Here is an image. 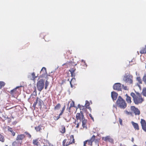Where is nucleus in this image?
Returning <instances> with one entry per match:
<instances>
[{
	"label": "nucleus",
	"instance_id": "f257e3e1",
	"mask_svg": "<svg viewBox=\"0 0 146 146\" xmlns=\"http://www.w3.org/2000/svg\"><path fill=\"white\" fill-rule=\"evenodd\" d=\"M131 96L133 97L134 102L136 104H141L144 101V98L142 97L141 94L138 93L135 94L134 93L131 92Z\"/></svg>",
	"mask_w": 146,
	"mask_h": 146
},
{
	"label": "nucleus",
	"instance_id": "f03ea898",
	"mask_svg": "<svg viewBox=\"0 0 146 146\" xmlns=\"http://www.w3.org/2000/svg\"><path fill=\"white\" fill-rule=\"evenodd\" d=\"M116 104L117 106L121 109H124L126 107L127 104L124 100L119 96L116 101Z\"/></svg>",
	"mask_w": 146,
	"mask_h": 146
},
{
	"label": "nucleus",
	"instance_id": "7ed1b4c3",
	"mask_svg": "<svg viewBox=\"0 0 146 146\" xmlns=\"http://www.w3.org/2000/svg\"><path fill=\"white\" fill-rule=\"evenodd\" d=\"M123 80L128 84L132 86L133 83V76L129 73L125 74Z\"/></svg>",
	"mask_w": 146,
	"mask_h": 146
},
{
	"label": "nucleus",
	"instance_id": "20e7f679",
	"mask_svg": "<svg viewBox=\"0 0 146 146\" xmlns=\"http://www.w3.org/2000/svg\"><path fill=\"white\" fill-rule=\"evenodd\" d=\"M44 81L43 79H40L38 81L36 84V87L38 90L41 92L44 88Z\"/></svg>",
	"mask_w": 146,
	"mask_h": 146
},
{
	"label": "nucleus",
	"instance_id": "39448f33",
	"mask_svg": "<svg viewBox=\"0 0 146 146\" xmlns=\"http://www.w3.org/2000/svg\"><path fill=\"white\" fill-rule=\"evenodd\" d=\"M76 120H80L81 122L82 120L84 119L85 117L83 114V113L82 111H80L79 113H77L76 114Z\"/></svg>",
	"mask_w": 146,
	"mask_h": 146
},
{
	"label": "nucleus",
	"instance_id": "423d86ee",
	"mask_svg": "<svg viewBox=\"0 0 146 146\" xmlns=\"http://www.w3.org/2000/svg\"><path fill=\"white\" fill-rule=\"evenodd\" d=\"M113 88L114 90H116L118 91L121 90V84L120 83H116L114 84Z\"/></svg>",
	"mask_w": 146,
	"mask_h": 146
},
{
	"label": "nucleus",
	"instance_id": "0eeeda50",
	"mask_svg": "<svg viewBox=\"0 0 146 146\" xmlns=\"http://www.w3.org/2000/svg\"><path fill=\"white\" fill-rule=\"evenodd\" d=\"M131 110L133 111L135 115H139L140 113V112L138 108H136L134 106H131Z\"/></svg>",
	"mask_w": 146,
	"mask_h": 146
},
{
	"label": "nucleus",
	"instance_id": "6e6552de",
	"mask_svg": "<svg viewBox=\"0 0 146 146\" xmlns=\"http://www.w3.org/2000/svg\"><path fill=\"white\" fill-rule=\"evenodd\" d=\"M19 87V86L15 88L11 91L10 93L12 96L15 97L19 94V92L17 90V89Z\"/></svg>",
	"mask_w": 146,
	"mask_h": 146
},
{
	"label": "nucleus",
	"instance_id": "1a4fd4ad",
	"mask_svg": "<svg viewBox=\"0 0 146 146\" xmlns=\"http://www.w3.org/2000/svg\"><path fill=\"white\" fill-rule=\"evenodd\" d=\"M143 129L146 132V122L143 119H141L140 122Z\"/></svg>",
	"mask_w": 146,
	"mask_h": 146
},
{
	"label": "nucleus",
	"instance_id": "9d476101",
	"mask_svg": "<svg viewBox=\"0 0 146 146\" xmlns=\"http://www.w3.org/2000/svg\"><path fill=\"white\" fill-rule=\"evenodd\" d=\"M25 137V135L24 134H21L18 135L16 138V140H20L21 141H22V140L24 139Z\"/></svg>",
	"mask_w": 146,
	"mask_h": 146
},
{
	"label": "nucleus",
	"instance_id": "9b49d317",
	"mask_svg": "<svg viewBox=\"0 0 146 146\" xmlns=\"http://www.w3.org/2000/svg\"><path fill=\"white\" fill-rule=\"evenodd\" d=\"M70 139H65L62 142V146H68L71 144L69 142Z\"/></svg>",
	"mask_w": 146,
	"mask_h": 146
},
{
	"label": "nucleus",
	"instance_id": "f8f14e48",
	"mask_svg": "<svg viewBox=\"0 0 146 146\" xmlns=\"http://www.w3.org/2000/svg\"><path fill=\"white\" fill-rule=\"evenodd\" d=\"M22 142V141L16 140L13 143L12 145L13 146H19L21 145Z\"/></svg>",
	"mask_w": 146,
	"mask_h": 146
},
{
	"label": "nucleus",
	"instance_id": "ddd939ff",
	"mask_svg": "<svg viewBox=\"0 0 146 146\" xmlns=\"http://www.w3.org/2000/svg\"><path fill=\"white\" fill-rule=\"evenodd\" d=\"M118 94L117 93L113 92H111V97L113 100H115L117 98Z\"/></svg>",
	"mask_w": 146,
	"mask_h": 146
},
{
	"label": "nucleus",
	"instance_id": "4468645a",
	"mask_svg": "<svg viewBox=\"0 0 146 146\" xmlns=\"http://www.w3.org/2000/svg\"><path fill=\"white\" fill-rule=\"evenodd\" d=\"M82 126L83 128H85L86 129L87 128V120L85 118L82 121Z\"/></svg>",
	"mask_w": 146,
	"mask_h": 146
},
{
	"label": "nucleus",
	"instance_id": "2eb2a0df",
	"mask_svg": "<svg viewBox=\"0 0 146 146\" xmlns=\"http://www.w3.org/2000/svg\"><path fill=\"white\" fill-rule=\"evenodd\" d=\"M102 139L104 140L105 141H109L110 142H113V140L110 138V137L109 136H107L105 137H103L102 138Z\"/></svg>",
	"mask_w": 146,
	"mask_h": 146
},
{
	"label": "nucleus",
	"instance_id": "dca6fc26",
	"mask_svg": "<svg viewBox=\"0 0 146 146\" xmlns=\"http://www.w3.org/2000/svg\"><path fill=\"white\" fill-rule=\"evenodd\" d=\"M131 124L135 130H139V126L138 124L132 121L131 122Z\"/></svg>",
	"mask_w": 146,
	"mask_h": 146
},
{
	"label": "nucleus",
	"instance_id": "f3484780",
	"mask_svg": "<svg viewBox=\"0 0 146 146\" xmlns=\"http://www.w3.org/2000/svg\"><path fill=\"white\" fill-rule=\"evenodd\" d=\"M137 80L138 82V83L137 84V86L140 89H141V86L139 85L140 84H142V81L141 79V78L140 77H137Z\"/></svg>",
	"mask_w": 146,
	"mask_h": 146
},
{
	"label": "nucleus",
	"instance_id": "a211bd4d",
	"mask_svg": "<svg viewBox=\"0 0 146 146\" xmlns=\"http://www.w3.org/2000/svg\"><path fill=\"white\" fill-rule=\"evenodd\" d=\"M88 143V144L89 145L92 146V142L90 140H88L84 141V146H86V144Z\"/></svg>",
	"mask_w": 146,
	"mask_h": 146
},
{
	"label": "nucleus",
	"instance_id": "6ab92c4d",
	"mask_svg": "<svg viewBox=\"0 0 146 146\" xmlns=\"http://www.w3.org/2000/svg\"><path fill=\"white\" fill-rule=\"evenodd\" d=\"M126 97L125 98L126 101L128 104H131V97L128 96L127 94H126L125 95Z\"/></svg>",
	"mask_w": 146,
	"mask_h": 146
},
{
	"label": "nucleus",
	"instance_id": "aec40b11",
	"mask_svg": "<svg viewBox=\"0 0 146 146\" xmlns=\"http://www.w3.org/2000/svg\"><path fill=\"white\" fill-rule=\"evenodd\" d=\"M33 143L34 145L38 146L40 143L38 141V138L34 139L33 140Z\"/></svg>",
	"mask_w": 146,
	"mask_h": 146
},
{
	"label": "nucleus",
	"instance_id": "412c9836",
	"mask_svg": "<svg viewBox=\"0 0 146 146\" xmlns=\"http://www.w3.org/2000/svg\"><path fill=\"white\" fill-rule=\"evenodd\" d=\"M70 139L69 142H70L71 144H72L73 143H75V140L74 138V135H72L70 136V139Z\"/></svg>",
	"mask_w": 146,
	"mask_h": 146
},
{
	"label": "nucleus",
	"instance_id": "4be33fe9",
	"mask_svg": "<svg viewBox=\"0 0 146 146\" xmlns=\"http://www.w3.org/2000/svg\"><path fill=\"white\" fill-rule=\"evenodd\" d=\"M65 107L66 106L65 105L62 108V110L61 111V112L59 114V115L57 117V118L56 119L57 120L58 119L60 118V116L62 115L63 113V112L65 109Z\"/></svg>",
	"mask_w": 146,
	"mask_h": 146
},
{
	"label": "nucleus",
	"instance_id": "5701e85b",
	"mask_svg": "<svg viewBox=\"0 0 146 146\" xmlns=\"http://www.w3.org/2000/svg\"><path fill=\"white\" fill-rule=\"evenodd\" d=\"M90 105V104L89 102L87 101L86 100V104L85 105V106L87 109H88L89 110L91 111L92 110V109L89 106Z\"/></svg>",
	"mask_w": 146,
	"mask_h": 146
},
{
	"label": "nucleus",
	"instance_id": "b1692460",
	"mask_svg": "<svg viewBox=\"0 0 146 146\" xmlns=\"http://www.w3.org/2000/svg\"><path fill=\"white\" fill-rule=\"evenodd\" d=\"M8 131L11 133L12 135L13 136H14L15 135V133L13 131V129L9 127H8Z\"/></svg>",
	"mask_w": 146,
	"mask_h": 146
},
{
	"label": "nucleus",
	"instance_id": "393cba45",
	"mask_svg": "<svg viewBox=\"0 0 146 146\" xmlns=\"http://www.w3.org/2000/svg\"><path fill=\"white\" fill-rule=\"evenodd\" d=\"M79 108H80V110H81V111H82L83 112H83H86L87 111V108H86L85 106H80Z\"/></svg>",
	"mask_w": 146,
	"mask_h": 146
},
{
	"label": "nucleus",
	"instance_id": "a878e982",
	"mask_svg": "<svg viewBox=\"0 0 146 146\" xmlns=\"http://www.w3.org/2000/svg\"><path fill=\"white\" fill-rule=\"evenodd\" d=\"M60 129V132L62 133H64L66 132V129L65 127L63 125H62Z\"/></svg>",
	"mask_w": 146,
	"mask_h": 146
},
{
	"label": "nucleus",
	"instance_id": "bb28decb",
	"mask_svg": "<svg viewBox=\"0 0 146 146\" xmlns=\"http://www.w3.org/2000/svg\"><path fill=\"white\" fill-rule=\"evenodd\" d=\"M76 81V80L75 78H72L71 80L70 81V84L71 85V86L72 88H73V85H74L75 84V82Z\"/></svg>",
	"mask_w": 146,
	"mask_h": 146
},
{
	"label": "nucleus",
	"instance_id": "cd10ccee",
	"mask_svg": "<svg viewBox=\"0 0 146 146\" xmlns=\"http://www.w3.org/2000/svg\"><path fill=\"white\" fill-rule=\"evenodd\" d=\"M42 126L41 125H39L38 126L36 127H35V129L37 131H40L42 130Z\"/></svg>",
	"mask_w": 146,
	"mask_h": 146
},
{
	"label": "nucleus",
	"instance_id": "c85d7f7f",
	"mask_svg": "<svg viewBox=\"0 0 146 146\" xmlns=\"http://www.w3.org/2000/svg\"><path fill=\"white\" fill-rule=\"evenodd\" d=\"M140 53L141 54L146 53V45L145 48H143L140 51Z\"/></svg>",
	"mask_w": 146,
	"mask_h": 146
},
{
	"label": "nucleus",
	"instance_id": "c756f323",
	"mask_svg": "<svg viewBox=\"0 0 146 146\" xmlns=\"http://www.w3.org/2000/svg\"><path fill=\"white\" fill-rule=\"evenodd\" d=\"M61 107V104L58 103L56 105L54 108V110H59Z\"/></svg>",
	"mask_w": 146,
	"mask_h": 146
},
{
	"label": "nucleus",
	"instance_id": "7c9ffc66",
	"mask_svg": "<svg viewBox=\"0 0 146 146\" xmlns=\"http://www.w3.org/2000/svg\"><path fill=\"white\" fill-rule=\"evenodd\" d=\"M64 54L65 56L66 55V56H68L69 54H71V51H70L69 50H65V53Z\"/></svg>",
	"mask_w": 146,
	"mask_h": 146
},
{
	"label": "nucleus",
	"instance_id": "2f4dec72",
	"mask_svg": "<svg viewBox=\"0 0 146 146\" xmlns=\"http://www.w3.org/2000/svg\"><path fill=\"white\" fill-rule=\"evenodd\" d=\"M74 101H72L70 104V107L68 108L69 111H70V108L72 107H74Z\"/></svg>",
	"mask_w": 146,
	"mask_h": 146
},
{
	"label": "nucleus",
	"instance_id": "473e14b6",
	"mask_svg": "<svg viewBox=\"0 0 146 146\" xmlns=\"http://www.w3.org/2000/svg\"><path fill=\"white\" fill-rule=\"evenodd\" d=\"M5 140L4 137L0 134V141L2 142H4Z\"/></svg>",
	"mask_w": 146,
	"mask_h": 146
},
{
	"label": "nucleus",
	"instance_id": "72a5a7b5",
	"mask_svg": "<svg viewBox=\"0 0 146 146\" xmlns=\"http://www.w3.org/2000/svg\"><path fill=\"white\" fill-rule=\"evenodd\" d=\"M38 97H37L35 102H34V103L33 104V107L35 108L36 107V106L37 104L38 103Z\"/></svg>",
	"mask_w": 146,
	"mask_h": 146
},
{
	"label": "nucleus",
	"instance_id": "f704fd0d",
	"mask_svg": "<svg viewBox=\"0 0 146 146\" xmlns=\"http://www.w3.org/2000/svg\"><path fill=\"white\" fill-rule=\"evenodd\" d=\"M5 83L3 81H0V88L1 89L2 87H3L5 85Z\"/></svg>",
	"mask_w": 146,
	"mask_h": 146
},
{
	"label": "nucleus",
	"instance_id": "c9c22d12",
	"mask_svg": "<svg viewBox=\"0 0 146 146\" xmlns=\"http://www.w3.org/2000/svg\"><path fill=\"white\" fill-rule=\"evenodd\" d=\"M142 94L143 95L145 96L146 97V88H143Z\"/></svg>",
	"mask_w": 146,
	"mask_h": 146
},
{
	"label": "nucleus",
	"instance_id": "e433bc0d",
	"mask_svg": "<svg viewBox=\"0 0 146 146\" xmlns=\"http://www.w3.org/2000/svg\"><path fill=\"white\" fill-rule=\"evenodd\" d=\"M76 70V69L74 67L73 68H72L70 69V71L71 75H72L73 74L74 72Z\"/></svg>",
	"mask_w": 146,
	"mask_h": 146
},
{
	"label": "nucleus",
	"instance_id": "4c0bfd02",
	"mask_svg": "<svg viewBox=\"0 0 146 146\" xmlns=\"http://www.w3.org/2000/svg\"><path fill=\"white\" fill-rule=\"evenodd\" d=\"M142 79L145 84H146V73L144 74Z\"/></svg>",
	"mask_w": 146,
	"mask_h": 146
},
{
	"label": "nucleus",
	"instance_id": "58836bf2",
	"mask_svg": "<svg viewBox=\"0 0 146 146\" xmlns=\"http://www.w3.org/2000/svg\"><path fill=\"white\" fill-rule=\"evenodd\" d=\"M43 103V101L41 99L38 98V104L39 106H41L42 105V104Z\"/></svg>",
	"mask_w": 146,
	"mask_h": 146
},
{
	"label": "nucleus",
	"instance_id": "ea45409f",
	"mask_svg": "<svg viewBox=\"0 0 146 146\" xmlns=\"http://www.w3.org/2000/svg\"><path fill=\"white\" fill-rule=\"evenodd\" d=\"M49 84V82L47 81H46L45 82V89L46 90L47 88V87Z\"/></svg>",
	"mask_w": 146,
	"mask_h": 146
},
{
	"label": "nucleus",
	"instance_id": "a19ab883",
	"mask_svg": "<svg viewBox=\"0 0 146 146\" xmlns=\"http://www.w3.org/2000/svg\"><path fill=\"white\" fill-rule=\"evenodd\" d=\"M25 134L27 135L28 137L29 138H30L31 137V135L28 132L26 131L25 132Z\"/></svg>",
	"mask_w": 146,
	"mask_h": 146
},
{
	"label": "nucleus",
	"instance_id": "79ce46f5",
	"mask_svg": "<svg viewBox=\"0 0 146 146\" xmlns=\"http://www.w3.org/2000/svg\"><path fill=\"white\" fill-rule=\"evenodd\" d=\"M96 139V136L94 135H93L91 137L90 140L93 142Z\"/></svg>",
	"mask_w": 146,
	"mask_h": 146
},
{
	"label": "nucleus",
	"instance_id": "37998d69",
	"mask_svg": "<svg viewBox=\"0 0 146 146\" xmlns=\"http://www.w3.org/2000/svg\"><path fill=\"white\" fill-rule=\"evenodd\" d=\"M81 61L83 63V66L86 67H87V65L86 64L85 61L84 60H82Z\"/></svg>",
	"mask_w": 146,
	"mask_h": 146
},
{
	"label": "nucleus",
	"instance_id": "c03bdc74",
	"mask_svg": "<svg viewBox=\"0 0 146 146\" xmlns=\"http://www.w3.org/2000/svg\"><path fill=\"white\" fill-rule=\"evenodd\" d=\"M71 62H67L66 63H65V64H64L63 65H66L67 67V66H70V64Z\"/></svg>",
	"mask_w": 146,
	"mask_h": 146
},
{
	"label": "nucleus",
	"instance_id": "a18cd8bd",
	"mask_svg": "<svg viewBox=\"0 0 146 146\" xmlns=\"http://www.w3.org/2000/svg\"><path fill=\"white\" fill-rule=\"evenodd\" d=\"M122 86L123 89L125 90H127L128 89L126 86H124L123 85H122Z\"/></svg>",
	"mask_w": 146,
	"mask_h": 146
},
{
	"label": "nucleus",
	"instance_id": "49530a36",
	"mask_svg": "<svg viewBox=\"0 0 146 146\" xmlns=\"http://www.w3.org/2000/svg\"><path fill=\"white\" fill-rule=\"evenodd\" d=\"M32 75L33 80H34L36 77L35 76V74L34 72H33L32 74Z\"/></svg>",
	"mask_w": 146,
	"mask_h": 146
},
{
	"label": "nucleus",
	"instance_id": "de8ad7c7",
	"mask_svg": "<svg viewBox=\"0 0 146 146\" xmlns=\"http://www.w3.org/2000/svg\"><path fill=\"white\" fill-rule=\"evenodd\" d=\"M119 123L121 125H122V120L120 118H119Z\"/></svg>",
	"mask_w": 146,
	"mask_h": 146
},
{
	"label": "nucleus",
	"instance_id": "09e8293b",
	"mask_svg": "<svg viewBox=\"0 0 146 146\" xmlns=\"http://www.w3.org/2000/svg\"><path fill=\"white\" fill-rule=\"evenodd\" d=\"M125 113L129 115L131 114V113L130 112L128 111L127 110H125L124 111Z\"/></svg>",
	"mask_w": 146,
	"mask_h": 146
},
{
	"label": "nucleus",
	"instance_id": "8fccbe9b",
	"mask_svg": "<svg viewBox=\"0 0 146 146\" xmlns=\"http://www.w3.org/2000/svg\"><path fill=\"white\" fill-rule=\"evenodd\" d=\"M80 123L81 122L80 121L79 122H78V123H77V124L76 125V127L77 128H78L79 127L80 125Z\"/></svg>",
	"mask_w": 146,
	"mask_h": 146
},
{
	"label": "nucleus",
	"instance_id": "3c124183",
	"mask_svg": "<svg viewBox=\"0 0 146 146\" xmlns=\"http://www.w3.org/2000/svg\"><path fill=\"white\" fill-rule=\"evenodd\" d=\"M78 120L76 119H75V121L73 122V123H74L75 125H76L77 123H78Z\"/></svg>",
	"mask_w": 146,
	"mask_h": 146
},
{
	"label": "nucleus",
	"instance_id": "603ef678",
	"mask_svg": "<svg viewBox=\"0 0 146 146\" xmlns=\"http://www.w3.org/2000/svg\"><path fill=\"white\" fill-rule=\"evenodd\" d=\"M43 70H44L45 72H46V68L45 67H43L41 70V72H42Z\"/></svg>",
	"mask_w": 146,
	"mask_h": 146
},
{
	"label": "nucleus",
	"instance_id": "864d4df0",
	"mask_svg": "<svg viewBox=\"0 0 146 146\" xmlns=\"http://www.w3.org/2000/svg\"><path fill=\"white\" fill-rule=\"evenodd\" d=\"M89 115L90 117L91 118V119H92V120L93 121H94V119L93 117H92V115L91 114H89Z\"/></svg>",
	"mask_w": 146,
	"mask_h": 146
},
{
	"label": "nucleus",
	"instance_id": "5fc2aeb1",
	"mask_svg": "<svg viewBox=\"0 0 146 146\" xmlns=\"http://www.w3.org/2000/svg\"><path fill=\"white\" fill-rule=\"evenodd\" d=\"M35 91H36V89H35V90L34 92H35Z\"/></svg>",
	"mask_w": 146,
	"mask_h": 146
},
{
	"label": "nucleus",
	"instance_id": "6e6d98bb",
	"mask_svg": "<svg viewBox=\"0 0 146 146\" xmlns=\"http://www.w3.org/2000/svg\"><path fill=\"white\" fill-rule=\"evenodd\" d=\"M134 146H137V145H134Z\"/></svg>",
	"mask_w": 146,
	"mask_h": 146
},
{
	"label": "nucleus",
	"instance_id": "4d7b16f0",
	"mask_svg": "<svg viewBox=\"0 0 146 146\" xmlns=\"http://www.w3.org/2000/svg\"><path fill=\"white\" fill-rule=\"evenodd\" d=\"M7 146V145H6V146Z\"/></svg>",
	"mask_w": 146,
	"mask_h": 146
}]
</instances>
